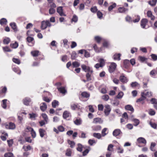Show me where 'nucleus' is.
Instances as JSON below:
<instances>
[{
  "instance_id": "0eeeda50",
  "label": "nucleus",
  "mask_w": 157,
  "mask_h": 157,
  "mask_svg": "<svg viewBox=\"0 0 157 157\" xmlns=\"http://www.w3.org/2000/svg\"><path fill=\"white\" fill-rule=\"evenodd\" d=\"M57 11L60 16H66L63 12V7L62 6L58 7L57 9Z\"/></svg>"
},
{
  "instance_id": "338daca9",
  "label": "nucleus",
  "mask_w": 157,
  "mask_h": 157,
  "mask_svg": "<svg viewBox=\"0 0 157 157\" xmlns=\"http://www.w3.org/2000/svg\"><path fill=\"white\" fill-rule=\"evenodd\" d=\"M59 131L60 132H63L64 131V128L62 126H59L58 128Z\"/></svg>"
},
{
  "instance_id": "8fccbe9b",
  "label": "nucleus",
  "mask_w": 157,
  "mask_h": 157,
  "mask_svg": "<svg viewBox=\"0 0 157 157\" xmlns=\"http://www.w3.org/2000/svg\"><path fill=\"white\" fill-rule=\"evenodd\" d=\"M102 98L105 101H107L109 98V97L108 95L105 94L102 96Z\"/></svg>"
},
{
  "instance_id": "f3484780",
  "label": "nucleus",
  "mask_w": 157,
  "mask_h": 157,
  "mask_svg": "<svg viewBox=\"0 0 157 157\" xmlns=\"http://www.w3.org/2000/svg\"><path fill=\"white\" fill-rule=\"evenodd\" d=\"M23 101L24 105H28L31 101V99L29 98H26L23 99Z\"/></svg>"
},
{
  "instance_id": "c9c22d12",
  "label": "nucleus",
  "mask_w": 157,
  "mask_h": 157,
  "mask_svg": "<svg viewBox=\"0 0 157 157\" xmlns=\"http://www.w3.org/2000/svg\"><path fill=\"white\" fill-rule=\"evenodd\" d=\"M7 101V99H4L2 101V106L4 109H6L7 107L6 104Z\"/></svg>"
},
{
  "instance_id": "9b49d317",
  "label": "nucleus",
  "mask_w": 157,
  "mask_h": 157,
  "mask_svg": "<svg viewBox=\"0 0 157 157\" xmlns=\"http://www.w3.org/2000/svg\"><path fill=\"white\" fill-rule=\"evenodd\" d=\"M148 22L146 18L142 19L141 21V26L143 28H145L146 24Z\"/></svg>"
},
{
  "instance_id": "37998d69",
  "label": "nucleus",
  "mask_w": 157,
  "mask_h": 157,
  "mask_svg": "<svg viewBox=\"0 0 157 157\" xmlns=\"http://www.w3.org/2000/svg\"><path fill=\"white\" fill-rule=\"evenodd\" d=\"M10 39L8 37H6L3 40V43L5 44H8L10 42Z\"/></svg>"
},
{
  "instance_id": "4be33fe9",
  "label": "nucleus",
  "mask_w": 157,
  "mask_h": 157,
  "mask_svg": "<svg viewBox=\"0 0 157 157\" xmlns=\"http://www.w3.org/2000/svg\"><path fill=\"white\" fill-rule=\"evenodd\" d=\"M47 24L46 21H43L41 22V28L42 29H44L47 28Z\"/></svg>"
},
{
  "instance_id": "b1692460",
  "label": "nucleus",
  "mask_w": 157,
  "mask_h": 157,
  "mask_svg": "<svg viewBox=\"0 0 157 157\" xmlns=\"http://www.w3.org/2000/svg\"><path fill=\"white\" fill-rule=\"evenodd\" d=\"M128 10V9L125 8L124 7H120L118 9V11L119 12L121 13H124L126 11Z\"/></svg>"
},
{
  "instance_id": "69168bd1",
  "label": "nucleus",
  "mask_w": 157,
  "mask_h": 157,
  "mask_svg": "<svg viewBox=\"0 0 157 157\" xmlns=\"http://www.w3.org/2000/svg\"><path fill=\"white\" fill-rule=\"evenodd\" d=\"M151 57L154 61L157 60V56L155 54H152L151 55Z\"/></svg>"
},
{
  "instance_id": "9d476101",
  "label": "nucleus",
  "mask_w": 157,
  "mask_h": 157,
  "mask_svg": "<svg viewBox=\"0 0 157 157\" xmlns=\"http://www.w3.org/2000/svg\"><path fill=\"white\" fill-rule=\"evenodd\" d=\"M58 90L61 93L65 94L67 93V90L64 87H57Z\"/></svg>"
},
{
  "instance_id": "39448f33",
  "label": "nucleus",
  "mask_w": 157,
  "mask_h": 157,
  "mask_svg": "<svg viewBox=\"0 0 157 157\" xmlns=\"http://www.w3.org/2000/svg\"><path fill=\"white\" fill-rule=\"evenodd\" d=\"M5 126L6 128L7 129H14L15 128V124L12 122L10 123L9 124H5Z\"/></svg>"
},
{
  "instance_id": "c85d7f7f",
  "label": "nucleus",
  "mask_w": 157,
  "mask_h": 157,
  "mask_svg": "<svg viewBox=\"0 0 157 157\" xmlns=\"http://www.w3.org/2000/svg\"><path fill=\"white\" fill-rule=\"evenodd\" d=\"M93 136L94 137L98 139H100L101 137V136H102V135H101L100 133H94Z\"/></svg>"
},
{
  "instance_id": "c756f323",
  "label": "nucleus",
  "mask_w": 157,
  "mask_h": 157,
  "mask_svg": "<svg viewBox=\"0 0 157 157\" xmlns=\"http://www.w3.org/2000/svg\"><path fill=\"white\" fill-rule=\"evenodd\" d=\"M42 117L44 120V121H45L46 123L48 122V118L47 116L45 113L42 114L41 115Z\"/></svg>"
},
{
  "instance_id": "0e129e2a",
  "label": "nucleus",
  "mask_w": 157,
  "mask_h": 157,
  "mask_svg": "<svg viewBox=\"0 0 157 157\" xmlns=\"http://www.w3.org/2000/svg\"><path fill=\"white\" fill-rule=\"evenodd\" d=\"M29 115L30 118L32 119H34L36 117V114L34 113L29 114Z\"/></svg>"
},
{
  "instance_id": "6ab92c4d",
  "label": "nucleus",
  "mask_w": 157,
  "mask_h": 157,
  "mask_svg": "<svg viewBox=\"0 0 157 157\" xmlns=\"http://www.w3.org/2000/svg\"><path fill=\"white\" fill-rule=\"evenodd\" d=\"M121 56V55L120 53L115 54L113 55V58L115 60L119 61L121 59L120 57Z\"/></svg>"
},
{
  "instance_id": "2eb2a0df",
  "label": "nucleus",
  "mask_w": 157,
  "mask_h": 157,
  "mask_svg": "<svg viewBox=\"0 0 157 157\" xmlns=\"http://www.w3.org/2000/svg\"><path fill=\"white\" fill-rule=\"evenodd\" d=\"M137 141L140 143L146 144L147 143L146 140L144 138L140 137L137 140Z\"/></svg>"
},
{
  "instance_id": "a19ab883",
  "label": "nucleus",
  "mask_w": 157,
  "mask_h": 157,
  "mask_svg": "<svg viewBox=\"0 0 157 157\" xmlns=\"http://www.w3.org/2000/svg\"><path fill=\"white\" fill-rule=\"evenodd\" d=\"M132 87H135L136 86H140L139 84L136 82H132L131 84Z\"/></svg>"
},
{
  "instance_id": "58836bf2",
  "label": "nucleus",
  "mask_w": 157,
  "mask_h": 157,
  "mask_svg": "<svg viewBox=\"0 0 157 157\" xmlns=\"http://www.w3.org/2000/svg\"><path fill=\"white\" fill-rule=\"evenodd\" d=\"M82 145L80 144H78V147L77 148V150L80 152H81L82 150Z\"/></svg>"
},
{
  "instance_id": "473e14b6",
  "label": "nucleus",
  "mask_w": 157,
  "mask_h": 157,
  "mask_svg": "<svg viewBox=\"0 0 157 157\" xmlns=\"http://www.w3.org/2000/svg\"><path fill=\"white\" fill-rule=\"evenodd\" d=\"M72 64L73 67H79L80 65V63L77 61L73 62Z\"/></svg>"
},
{
  "instance_id": "4c0bfd02",
  "label": "nucleus",
  "mask_w": 157,
  "mask_h": 157,
  "mask_svg": "<svg viewBox=\"0 0 157 157\" xmlns=\"http://www.w3.org/2000/svg\"><path fill=\"white\" fill-rule=\"evenodd\" d=\"M39 52L38 51H34L31 52V53L33 56L36 57L38 56Z\"/></svg>"
},
{
  "instance_id": "20e7f679",
  "label": "nucleus",
  "mask_w": 157,
  "mask_h": 157,
  "mask_svg": "<svg viewBox=\"0 0 157 157\" xmlns=\"http://www.w3.org/2000/svg\"><path fill=\"white\" fill-rule=\"evenodd\" d=\"M105 109H104V113L105 115L106 116H107L110 113V112L111 110V109L110 105H105Z\"/></svg>"
},
{
  "instance_id": "f03ea898",
  "label": "nucleus",
  "mask_w": 157,
  "mask_h": 157,
  "mask_svg": "<svg viewBox=\"0 0 157 157\" xmlns=\"http://www.w3.org/2000/svg\"><path fill=\"white\" fill-rule=\"evenodd\" d=\"M152 92L149 91L148 90H145L143 92H142L141 93V95L143 96V95L144 97H150L152 96Z\"/></svg>"
},
{
  "instance_id": "bb28decb",
  "label": "nucleus",
  "mask_w": 157,
  "mask_h": 157,
  "mask_svg": "<svg viewBox=\"0 0 157 157\" xmlns=\"http://www.w3.org/2000/svg\"><path fill=\"white\" fill-rule=\"evenodd\" d=\"M70 114L69 112L66 111H65L63 113V117L64 119H66L69 117Z\"/></svg>"
},
{
  "instance_id": "5fc2aeb1",
  "label": "nucleus",
  "mask_w": 157,
  "mask_h": 157,
  "mask_svg": "<svg viewBox=\"0 0 157 157\" xmlns=\"http://www.w3.org/2000/svg\"><path fill=\"white\" fill-rule=\"evenodd\" d=\"M116 6V4L114 3L113 4V5L110 6L108 8V10L109 11H110L112 10L113 8L115 7Z\"/></svg>"
},
{
  "instance_id": "4468645a",
  "label": "nucleus",
  "mask_w": 157,
  "mask_h": 157,
  "mask_svg": "<svg viewBox=\"0 0 157 157\" xmlns=\"http://www.w3.org/2000/svg\"><path fill=\"white\" fill-rule=\"evenodd\" d=\"M40 108L42 111H45L47 108L46 104L45 102L42 103L40 104Z\"/></svg>"
},
{
  "instance_id": "f704fd0d",
  "label": "nucleus",
  "mask_w": 157,
  "mask_h": 157,
  "mask_svg": "<svg viewBox=\"0 0 157 157\" xmlns=\"http://www.w3.org/2000/svg\"><path fill=\"white\" fill-rule=\"evenodd\" d=\"M132 121L134 122V125L135 126H137L138 125L140 121L139 120L136 119H132Z\"/></svg>"
},
{
  "instance_id": "412c9836",
  "label": "nucleus",
  "mask_w": 157,
  "mask_h": 157,
  "mask_svg": "<svg viewBox=\"0 0 157 157\" xmlns=\"http://www.w3.org/2000/svg\"><path fill=\"white\" fill-rule=\"evenodd\" d=\"M74 122L76 125H79L81 124L82 123V120L80 119H77L74 121Z\"/></svg>"
},
{
  "instance_id": "6e6552de",
  "label": "nucleus",
  "mask_w": 157,
  "mask_h": 157,
  "mask_svg": "<svg viewBox=\"0 0 157 157\" xmlns=\"http://www.w3.org/2000/svg\"><path fill=\"white\" fill-rule=\"evenodd\" d=\"M7 91V88L6 86L2 87L0 88V97L4 96Z\"/></svg>"
},
{
  "instance_id": "79ce46f5",
  "label": "nucleus",
  "mask_w": 157,
  "mask_h": 157,
  "mask_svg": "<svg viewBox=\"0 0 157 157\" xmlns=\"http://www.w3.org/2000/svg\"><path fill=\"white\" fill-rule=\"evenodd\" d=\"M107 128H104L101 131L102 136H104L106 135L107 134L108 132L106 133L105 132L107 131Z\"/></svg>"
},
{
  "instance_id": "e433bc0d",
  "label": "nucleus",
  "mask_w": 157,
  "mask_h": 157,
  "mask_svg": "<svg viewBox=\"0 0 157 157\" xmlns=\"http://www.w3.org/2000/svg\"><path fill=\"white\" fill-rule=\"evenodd\" d=\"M71 151L70 149H68L66 153V155L67 156H71Z\"/></svg>"
},
{
  "instance_id": "423d86ee",
  "label": "nucleus",
  "mask_w": 157,
  "mask_h": 157,
  "mask_svg": "<svg viewBox=\"0 0 157 157\" xmlns=\"http://www.w3.org/2000/svg\"><path fill=\"white\" fill-rule=\"evenodd\" d=\"M119 79L121 82L123 83H127L128 81L127 78L123 74H122L120 77Z\"/></svg>"
},
{
  "instance_id": "4d7b16f0",
  "label": "nucleus",
  "mask_w": 157,
  "mask_h": 157,
  "mask_svg": "<svg viewBox=\"0 0 157 157\" xmlns=\"http://www.w3.org/2000/svg\"><path fill=\"white\" fill-rule=\"evenodd\" d=\"M139 59L142 62H143L147 59V58H146L144 57L141 56H139Z\"/></svg>"
},
{
  "instance_id": "13d9d810",
  "label": "nucleus",
  "mask_w": 157,
  "mask_h": 157,
  "mask_svg": "<svg viewBox=\"0 0 157 157\" xmlns=\"http://www.w3.org/2000/svg\"><path fill=\"white\" fill-rule=\"evenodd\" d=\"M69 144L70 145V147L71 148L73 147L75 145V143L74 141H71L70 140L68 141Z\"/></svg>"
},
{
  "instance_id": "1a4fd4ad",
  "label": "nucleus",
  "mask_w": 157,
  "mask_h": 157,
  "mask_svg": "<svg viewBox=\"0 0 157 157\" xmlns=\"http://www.w3.org/2000/svg\"><path fill=\"white\" fill-rule=\"evenodd\" d=\"M147 17L150 18L151 20L154 21L155 19V17L153 15L152 12L150 10H148L147 13Z\"/></svg>"
},
{
  "instance_id": "5701e85b",
  "label": "nucleus",
  "mask_w": 157,
  "mask_h": 157,
  "mask_svg": "<svg viewBox=\"0 0 157 157\" xmlns=\"http://www.w3.org/2000/svg\"><path fill=\"white\" fill-rule=\"evenodd\" d=\"M146 98V97H144V95L142 96L141 95V97L139 98L138 99L136 102H142V104H143L144 103V102H143L144 100H145V99Z\"/></svg>"
},
{
  "instance_id": "052dcab7",
  "label": "nucleus",
  "mask_w": 157,
  "mask_h": 157,
  "mask_svg": "<svg viewBox=\"0 0 157 157\" xmlns=\"http://www.w3.org/2000/svg\"><path fill=\"white\" fill-rule=\"evenodd\" d=\"M8 146L10 147L12 146L13 143V139H11L7 141Z\"/></svg>"
},
{
  "instance_id": "bf43d9fd",
  "label": "nucleus",
  "mask_w": 157,
  "mask_h": 157,
  "mask_svg": "<svg viewBox=\"0 0 157 157\" xmlns=\"http://www.w3.org/2000/svg\"><path fill=\"white\" fill-rule=\"evenodd\" d=\"M151 102L154 105L157 103V99L155 98H152L151 100Z\"/></svg>"
},
{
  "instance_id": "7c9ffc66",
  "label": "nucleus",
  "mask_w": 157,
  "mask_h": 157,
  "mask_svg": "<svg viewBox=\"0 0 157 157\" xmlns=\"http://www.w3.org/2000/svg\"><path fill=\"white\" fill-rule=\"evenodd\" d=\"M59 105V102L56 100H54L52 103V105L53 108H55Z\"/></svg>"
},
{
  "instance_id": "dca6fc26",
  "label": "nucleus",
  "mask_w": 157,
  "mask_h": 157,
  "mask_svg": "<svg viewBox=\"0 0 157 157\" xmlns=\"http://www.w3.org/2000/svg\"><path fill=\"white\" fill-rule=\"evenodd\" d=\"M122 132L120 129H115L113 132V136H116L119 135Z\"/></svg>"
},
{
  "instance_id": "ddd939ff",
  "label": "nucleus",
  "mask_w": 157,
  "mask_h": 157,
  "mask_svg": "<svg viewBox=\"0 0 157 157\" xmlns=\"http://www.w3.org/2000/svg\"><path fill=\"white\" fill-rule=\"evenodd\" d=\"M123 63L124 67L126 69L128 68L130 66V61L128 59L125 60L124 61Z\"/></svg>"
},
{
  "instance_id": "f257e3e1",
  "label": "nucleus",
  "mask_w": 157,
  "mask_h": 157,
  "mask_svg": "<svg viewBox=\"0 0 157 157\" xmlns=\"http://www.w3.org/2000/svg\"><path fill=\"white\" fill-rule=\"evenodd\" d=\"M81 67L83 70L85 72H87L86 75L87 81H90L92 79L93 72L92 68L84 64L82 65Z\"/></svg>"
},
{
  "instance_id": "6e6d98bb",
  "label": "nucleus",
  "mask_w": 157,
  "mask_h": 157,
  "mask_svg": "<svg viewBox=\"0 0 157 157\" xmlns=\"http://www.w3.org/2000/svg\"><path fill=\"white\" fill-rule=\"evenodd\" d=\"M13 61L15 63L19 64L20 63V61L19 59L16 58H13Z\"/></svg>"
},
{
  "instance_id": "864d4df0",
  "label": "nucleus",
  "mask_w": 157,
  "mask_h": 157,
  "mask_svg": "<svg viewBox=\"0 0 157 157\" xmlns=\"http://www.w3.org/2000/svg\"><path fill=\"white\" fill-rule=\"evenodd\" d=\"M117 149L118 150L117 152L118 153H123L124 149L121 147H118L117 148Z\"/></svg>"
},
{
  "instance_id": "e2e57ef3",
  "label": "nucleus",
  "mask_w": 157,
  "mask_h": 157,
  "mask_svg": "<svg viewBox=\"0 0 157 157\" xmlns=\"http://www.w3.org/2000/svg\"><path fill=\"white\" fill-rule=\"evenodd\" d=\"M88 143L90 145H92L96 143V142L94 140L90 139L88 140Z\"/></svg>"
},
{
  "instance_id": "a18cd8bd",
  "label": "nucleus",
  "mask_w": 157,
  "mask_h": 157,
  "mask_svg": "<svg viewBox=\"0 0 157 157\" xmlns=\"http://www.w3.org/2000/svg\"><path fill=\"white\" fill-rule=\"evenodd\" d=\"M156 144L155 143H151L150 147V149L152 151H155L154 147L155 146Z\"/></svg>"
},
{
  "instance_id": "3c124183",
  "label": "nucleus",
  "mask_w": 157,
  "mask_h": 157,
  "mask_svg": "<svg viewBox=\"0 0 157 157\" xmlns=\"http://www.w3.org/2000/svg\"><path fill=\"white\" fill-rule=\"evenodd\" d=\"M10 46L12 48H16L18 46V44L17 42H15L14 43L10 44Z\"/></svg>"
},
{
  "instance_id": "72a5a7b5",
  "label": "nucleus",
  "mask_w": 157,
  "mask_h": 157,
  "mask_svg": "<svg viewBox=\"0 0 157 157\" xmlns=\"http://www.w3.org/2000/svg\"><path fill=\"white\" fill-rule=\"evenodd\" d=\"M5 157H14L13 154L11 152H7L4 154Z\"/></svg>"
},
{
  "instance_id": "a878e982",
  "label": "nucleus",
  "mask_w": 157,
  "mask_h": 157,
  "mask_svg": "<svg viewBox=\"0 0 157 157\" xmlns=\"http://www.w3.org/2000/svg\"><path fill=\"white\" fill-rule=\"evenodd\" d=\"M39 132L40 137H43L44 135L45 131L43 129L40 128L39 129Z\"/></svg>"
},
{
  "instance_id": "393cba45",
  "label": "nucleus",
  "mask_w": 157,
  "mask_h": 157,
  "mask_svg": "<svg viewBox=\"0 0 157 157\" xmlns=\"http://www.w3.org/2000/svg\"><path fill=\"white\" fill-rule=\"evenodd\" d=\"M7 23V20L5 18H2L0 20V24L1 25H6Z\"/></svg>"
},
{
  "instance_id": "aec40b11",
  "label": "nucleus",
  "mask_w": 157,
  "mask_h": 157,
  "mask_svg": "<svg viewBox=\"0 0 157 157\" xmlns=\"http://www.w3.org/2000/svg\"><path fill=\"white\" fill-rule=\"evenodd\" d=\"M10 25L11 27L13 29L14 31H17V29L16 24L14 22H12L10 24Z\"/></svg>"
},
{
  "instance_id": "603ef678",
  "label": "nucleus",
  "mask_w": 157,
  "mask_h": 157,
  "mask_svg": "<svg viewBox=\"0 0 157 157\" xmlns=\"http://www.w3.org/2000/svg\"><path fill=\"white\" fill-rule=\"evenodd\" d=\"M77 56V55L75 52H73L71 55V58L72 59H75Z\"/></svg>"
},
{
  "instance_id": "cd10ccee",
  "label": "nucleus",
  "mask_w": 157,
  "mask_h": 157,
  "mask_svg": "<svg viewBox=\"0 0 157 157\" xmlns=\"http://www.w3.org/2000/svg\"><path fill=\"white\" fill-rule=\"evenodd\" d=\"M157 2V0H152L148 2V4L151 6H155Z\"/></svg>"
},
{
  "instance_id": "f8f14e48",
  "label": "nucleus",
  "mask_w": 157,
  "mask_h": 157,
  "mask_svg": "<svg viewBox=\"0 0 157 157\" xmlns=\"http://www.w3.org/2000/svg\"><path fill=\"white\" fill-rule=\"evenodd\" d=\"M71 107L73 110H77L80 109V106L78 104H72L71 105Z\"/></svg>"
},
{
  "instance_id": "774afa93",
  "label": "nucleus",
  "mask_w": 157,
  "mask_h": 157,
  "mask_svg": "<svg viewBox=\"0 0 157 157\" xmlns=\"http://www.w3.org/2000/svg\"><path fill=\"white\" fill-rule=\"evenodd\" d=\"M97 15L98 18L101 19L102 17V14L100 11H98L97 13Z\"/></svg>"
},
{
  "instance_id": "2f4dec72",
  "label": "nucleus",
  "mask_w": 157,
  "mask_h": 157,
  "mask_svg": "<svg viewBox=\"0 0 157 157\" xmlns=\"http://www.w3.org/2000/svg\"><path fill=\"white\" fill-rule=\"evenodd\" d=\"M81 95L82 97L86 98H89L90 96V94L86 92H83Z\"/></svg>"
},
{
  "instance_id": "7ed1b4c3",
  "label": "nucleus",
  "mask_w": 157,
  "mask_h": 157,
  "mask_svg": "<svg viewBox=\"0 0 157 157\" xmlns=\"http://www.w3.org/2000/svg\"><path fill=\"white\" fill-rule=\"evenodd\" d=\"M117 67V64L114 63H111L110 66H109V71L110 73L113 72L115 70Z\"/></svg>"
},
{
  "instance_id": "c03bdc74",
  "label": "nucleus",
  "mask_w": 157,
  "mask_h": 157,
  "mask_svg": "<svg viewBox=\"0 0 157 157\" xmlns=\"http://www.w3.org/2000/svg\"><path fill=\"white\" fill-rule=\"evenodd\" d=\"M43 99L44 101L48 103L51 100V99H49L47 97L45 96L43 97Z\"/></svg>"
},
{
  "instance_id": "a211bd4d",
  "label": "nucleus",
  "mask_w": 157,
  "mask_h": 157,
  "mask_svg": "<svg viewBox=\"0 0 157 157\" xmlns=\"http://www.w3.org/2000/svg\"><path fill=\"white\" fill-rule=\"evenodd\" d=\"M125 109L126 110L130 111L132 112H133L134 111V109L131 105H126L125 107Z\"/></svg>"
},
{
  "instance_id": "49530a36",
  "label": "nucleus",
  "mask_w": 157,
  "mask_h": 157,
  "mask_svg": "<svg viewBox=\"0 0 157 157\" xmlns=\"http://www.w3.org/2000/svg\"><path fill=\"white\" fill-rule=\"evenodd\" d=\"M124 95V93L122 92H119L117 95V98L118 99H120L122 98Z\"/></svg>"
},
{
  "instance_id": "ea45409f",
  "label": "nucleus",
  "mask_w": 157,
  "mask_h": 157,
  "mask_svg": "<svg viewBox=\"0 0 157 157\" xmlns=\"http://www.w3.org/2000/svg\"><path fill=\"white\" fill-rule=\"evenodd\" d=\"M156 71H155V70H153L150 72V74L152 77L155 78L156 75Z\"/></svg>"
},
{
  "instance_id": "680f3d73",
  "label": "nucleus",
  "mask_w": 157,
  "mask_h": 157,
  "mask_svg": "<svg viewBox=\"0 0 157 157\" xmlns=\"http://www.w3.org/2000/svg\"><path fill=\"white\" fill-rule=\"evenodd\" d=\"M99 64L101 65V66L102 67L105 65V61L104 60L102 59H101L99 60Z\"/></svg>"
},
{
  "instance_id": "de8ad7c7",
  "label": "nucleus",
  "mask_w": 157,
  "mask_h": 157,
  "mask_svg": "<svg viewBox=\"0 0 157 157\" xmlns=\"http://www.w3.org/2000/svg\"><path fill=\"white\" fill-rule=\"evenodd\" d=\"M56 11L55 10L54 8H50L49 10V13L50 14L52 15L54 14Z\"/></svg>"
},
{
  "instance_id": "09e8293b",
  "label": "nucleus",
  "mask_w": 157,
  "mask_h": 157,
  "mask_svg": "<svg viewBox=\"0 0 157 157\" xmlns=\"http://www.w3.org/2000/svg\"><path fill=\"white\" fill-rule=\"evenodd\" d=\"M13 70L14 72L17 73L18 74L20 75L21 73V71L19 70V69L16 67H13Z\"/></svg>"
}]
</instances>
